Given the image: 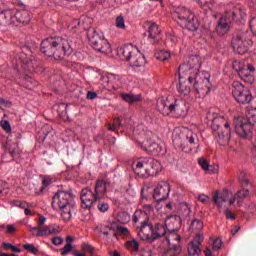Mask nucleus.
<instances>
[{
  "label": "nucleus",
  "mask_w": 256,
  "mask_h": 256,
  "mask_svg": "<svg viewBox=\"0 0 256 256\" xmlns=\"http://www.w3.org/2000/svg\"><path fill=\"white\" fill-rule=\"evenodd\" d=\"M224 215L226 216V219H232V220L237 219V216L229 210H225Z\"/></svg>",
  "instance_id": "64"
},
{
  "label": "nucleus",
  "mask_w": 256,
  "mask_h": 256,
  "mask_svg": "<svg viewBox=\"0 0 256 256\" xmlns=\"http://www.w3.org/2000/svg\"><path fill=\"white\" fill-rule=\"evenodd\" d=\"M107 195V182L103 180H97L94 186V191L90 188H85L81 191L80 199L82 201L83 209H91L95 205L96 201L105 199Z\"/></svg>",
  "instance_id": "4"
},
{
  "label": "nucleus",
  "mask_w": 256,
  "mask_h": 256,
  "mask_svg": "<svg viewBox=\"0 0 256 256\" xmlns=\"http://www.w3.org/2000/svg\"><path fill=\"white\" fill-rule=\"evenodd\" d=\"M189 230L192 233L199 234V231H203V221L199 219H194L190 224Z\"/></svg>",
  "instance_id": "38"
},
{
  "label": "nucleus",
  "mask_w": 256,
  "mask_h": 256,
  "mask_svg": "<svg viewBox=\"0 0 256 256\" xmlns=\"http://www.w3.org/2000/svg\"><path fill=\"white\" fill-rule=\"evenodd\" d=\"M100 232H102V234L105 235L106 237H109L111 233L114 236L117 235V233L115 232V227L113 225L102 226L100 228Z\"/></svg>",
  "instance_id": "43"
},
{
  "label": "nucleus",
  "mask_w": 256,
  "mask_h": 256,
  "mask_svg": "<svg viewBox=\"0 0 256 256\" xmlns=\"http://www.w3.org/2000/svg\"><path fill=\"white\" fill-rule=\"evenodd\" d=\"M231 197V192L224 190L220 195L219 192H215L212 196V199L220 209L223 207L222 203H226V201Z\"/></svg>",
  "instance_id": "27"
},
{
  "label": "nucleus",
  "mask_w": 256,
  "mask_h": 256,
  "mask_svg": "<svg viewBox=\"0 0 256 256\" xmlns=\"http://www.w3.org/2000/svg\"><path fill=\"white\" fill-rule=\"evenodd\" d=\"M232 95L240 105H247L253 100V95L249 87L242 85L239 81H233L232 83Z\"/></svg>",
  "instance_id": "13"
},
{
  "label": "nucleus",
  "mask_w": 256,
  "mask_h": 256,
  "mask_svg": "<svg viewBox=\"0 0 256 256\" xmlns=\"http://www.w3.org/2000/svg\"><path fill=\"white\" fill-rule=\"evenodd\" d=\"M133 171L138 177H147V158L139 159L133 162Z\"/></svg>",
  "instance_id": "24"
},
{
  "label": "nucleus",
  "mask_w": 256,
  "mask_h": 256,
  "mask_svg": "<svg viewBox=\"0 0 256 256\" xmlns=\"http://www.w3.org/2000/svg\"><path fill=\"white\" fill-rule=\"evenodd\" d=\"M53 183V178L51 176H44L42 179V185L44 187H49Z\"/></svg>",
  "instance_id": "57"
},
{
  "label": "nucleus",
  "mask_w": 256,
  "mask_h": 256,
  "mask_svg": "<svg viewBox=\"0 0 256 256\" xmlns=\"http://www.w3.org/2000/svg\"><path fill=\"white\" fill-rule=\"evenodd\" d=\"M211 127L220 145H225V143H229V139H231V126L229 125V122L225 120V117L218 116L212 118Z\"/></svg>",
  "instance_id": "7"
},
{
  "label": "nucleus",
  "mask_w": 256,
  "mask_h": 256,
  "mask_svg": "<svg viewBox=\"0 0 256 256\" xmlns=\"http://www.w3.org/2000/svg\"><path fill=\"white\" fill-rule=\"evenodd\" d=\"M197 3H199L200 6L208 9H211L213 6V0H197Z\"/></svg>",
  "instance_id": "52"
},
{
  "label": "nucleus",
  "mask_w": 256,
  "mask_h": 256,
  "mask_svg": "<svg viewBox=\"0 0 256 256\" xmlns=\"http://www.w3.org/2000/svg\"><path fill=\"white\" fill-rule=\"evenodd\" d=\"M153 138H155V135H153V132L151 131L142 133L140 135V139H142V141H140L141 147L144 149V151L151 153V155H160V153L163 151V147L156 142H152L151 140Z\"/></svg>",
  "instance_id": "14"
},
{
  "label": "nucleus",
  "mask_w": 256,
  "mask_h": 256,
  "mask_svg": "<svg viewBox=\"0 0 256 256\" xmlns=\"http://www.w3.org/2000/svg\"><path fill=\"white\" fill-rule=\"evenodd\" d=\"M256 124V109L248 112L247 118L237 117L234 119L236 135L241 139H251L253 137V125Z\"/></svg>",
  "instance_id": "6"
},
{
  "label": "nucleus",
  "mask_w": 256,
  "mask_h": 256,
  "mask_svg": "<svg viewBox=\"0 0 256 256\" xmlns=\"http://www.w3.org/2000/svg\"><path fill=\"white\" fill-rule=\"evenodd\" d=\"M232 21H243L247 17V13L242 8H235L231 14Z\"/></svg>",
  "instance_id": "35"
},
{
  "label": "nucleus",
  "mask_w": 256,
  "mask_h": 256,
  "mask_svg": "<svg viewBox=\"0 0 256 256\" xmlns=\"http://www.w3.org/2000/svg\"><path fill=\"white\" fill-rule=\"evenodd\" d=\"M118 221L119 223H122V224L129 223V221H131V217L127 212H121L118 215Z\"/></svg>",
  "instance_id": "45"
},
{
  "label": "nucleus",
  "mask_w": 256,
  "mask_h": 256,
  "mask_svg": "<svg viewBox=\"0 0 256 256\" xmlns=\"http://www.w3.org/2000/svg\"><path fill=\"white\" fill-rule=\"evenodd\" d=\"M148 39L151 43H159L161 39V30L156 23H151L148 27Z\"/></svg>",
  "instance_id": "26"
},
{
  "label": "nucleus",
  "mask_w": 256,
  "mask_h": 256,
  "mask_svg": "<svg viewBox=\"0 0 256 256\" xmlns=\"http://www.w3.org/2000/svg\"><path fill=\"white\" fill-rule=\"evenodd\" d=\"M229 29H231V26H229V20H227V16L221 17L216 28L218 35L223 37V35L229 33Z\"/></svg>",
  "instance_id": "28"
},
{
  "label": "nucleus",
  "mask_w": 256,
  "mask_h": 256,
  "mask_svg": "<svg viewBox=\"0 0 256 256\" xmlns=\"http://www.w3.org/2000/svg\"><path fill=\"white\" fill-rule=\"evenodd\" d=\"M170 113L174 115V117H185L187 115V103L185 100H175L170 103Z\"/></svg>",
  "instance_id": "20"
},
{
  "label": "nucleus",
  "mask_w": 256,
  "mask_h": 256,
  "mask_svg": "<svg viewBox=\"0 0 256 256\" xmlns=\"http://www.w3.org/2000/svg\"><path fill=\"white\" fill-rule=\"evenodd\" d=\"M58 115L61 118L65 117V115H67V105L66 104L58 105Z\"/></svg>",
  "instance_id": "50"
},
{
  "label": "nucleus",
  "mask_w": 256,
  "mask_h": 256,
  "mask_svg": "<svg viewBox=\"0 0 256 256\" xmlns=\"http://www.w3.org/2000/svg\"><path fill=\"white\" fill-rule=\"evenodd\" d=\"M126 247L133 249L134 251H138L139 243L135 240H131L126 242Z\"/></svg>",
  "instance_id": "55"
},
{
  "label": "nucleus",
  "mask_w": 256,
  "mask_h": 256,
  "mask_svg": "<svg viewBox=\"0 0 256 256\" xmlns=\"http://www.w3.org/2000/svg\"><path fill=\"white\" fill-rule=\"evenodd\" d=\"M201 63V57L192 55L189 56L187 63L179 66V93H182V95H189L191 93L193 79L199 74Z\"/></svg>",
  "instance_id": "1"
},
{
  "label": "nucleus",
  "mask_w": 256,
  "mask_h": 256,
  "mask_svg": "<svg viewBox=\"0 0 256 256\" xmlns=\"http://www.w3.org/2000/svg\"><path fill=\"white\" fill-rule=\"evenodd\" d=\"M24 249L30 251V253H33V255H37V248H35V245L33 244H25Z\"/></svg>",
  "instance_id": "59"
},
{
  "label": "nucleus",
  "mask_w": 256,
  "mask_h": 256,
  "mask_svg": "<svg viewBox=\"0 0 256 256\" xmlns=\"http://www.w3.org/2000/svg\"><path fill=\"white\" fill-rule=\"evenodd\" d=\"M240 79L245 81V83H249V85H252V83H255V66L251 64H246L238 68L236 70Z\"/></svg>",
  "instance_id": "17"
},
{
  "label": "nucleus",
  "mask_w": 256,
  "mask_h": 256,
  "mask_svg": "<svg viewBox=\"0 0 256 256\" xmlns=\"http://www.w3.org/2000/svg\"><path fill=\"white\" fill-rule=\"evenodd\" d=\"M238 181H239L242 189H245V187H248V189H253V183H251L249 176H247V174L245 172H241L239 174Z\"/></svg>",
  "instance_id": "33"
},
{
  "label": "nucleus",
  "mask_w": 256,
  "mask_h": 256,
  "mask_svg": "<svg viewBox=\"0 0 256 256\" xmlns=\"http://www.w3.org/2000/svg\"><path fill=\"white\" fill-rule=\"evenodd\" d=\"M245 209L247 213H251L252 215L256 214V204L255 202H248L245 204Z\"/></svg>",
  "instance_id": "47"
},
{
  "label": "nucleus",
  "mask_w": 256,
  "mask_h": 256,
  "mask_svg": "<svg viewBox=\"0 0 256 256\" xmlns=\"http://www.w3.org/2000/svg\"><path fill=\"white\" fill-rule=\"evenodd\" d=\"M87 37L95 51H99V53H103L104 55L111 53V44H109V41L103 34H99L95 29H92L87 32Z\"/></svg>",
  "instance_id": "11"
},
{
  "label": "nucleus",
  "mask_w": 256,
  "mask_h": 256,
  "mask_svg": "<svg viewBox=\"0 0 256 256\" xmlns=\"http://www.w3.org/2000/svg\"><path fill=\"white\" fill-rule=\"evenodd\" d=\"M52 243H53V245H56V246L63 245V237H61V236L53 237Z\"/></svg>",
  "instance_id": "63"
},
{
  "label": "nucleus",
  "mask_w": 256,
  "mask_h": 256,
  "mask_svg": "<svg viewBox=\"0 0 256 256\" xmlns=\"http://www.w3.org/2000/svg\"><path fill=\"white\" fill-rule=\"evenodd\" d=\"M118 54L122 61H128L131 67H143L145 65V58L141 53L134 52L133 46L120 48Z\"/></svg>",
  "instance_id": "12"
},
{
  "label": "nucleus",
  "mask_w": 256,
  "mask_h": 256,
  "mask_svg": "<svg viewBox=\"0 0 256 256\" xmlns=\"http://www.w3.org/2000/svg\"><path fill=\"white\" fill-rule=\"evenodd\" d=\"M78 27H81V19L73 20L70 24V29H72V31H75V29H77Z\"/></svg>",
  "instance_id": "60"
},
{
  "label": "nucleus",
  "mask_w": 256,
  "mask_h": 256,
  "mask_svg": "<svg viewBox=\"0 0 256 256\" xmlns=\"http://www.w3.org/2000/svg\"><path fill=\"white\" fill-rule=\"evenodd\" d=\"M251 45H253V40L251 33L247 30L237 32L232 39V47L238 55H245Z\"/></svg>",
  "instance_id": "9"
},
{
  "label": "nucleus",
  "mask_w": 256,
  "mask_h": 256,
  "mask_svg": "<svg viewBox=\"0 0 256 256\" xmlns=\"http://www.w3.org/2000/svg\"><path fill=\"white\" fill-rule=\"evenodd\" d=\"M181 253V245L179 244H174V245H169V249L167 251L168 256H177Z\"/></svg>",
  "instance_id": "44"
},
{
  "label": "nucleus",
  "mask_w": 256,
  "mask_h": 256,
  "mask_svg": "<svg viewBox=\"0 0 256 256\" xmlns=\"http://www.w3.org/2000/svg\"><path fill=\"white\" fill-rule=\"evenodd\" d=\"M116 27L118 29H126L127 27L125 26V18H123L122 15L118 16L116 18Z\"/></svg>",
  "instance_id": "49"
},
{
  "label": "nucleus",
  "mask_w": 256,
  "mask_h": 256,
  "mask_svg": "<svg viewBox=\"0 0 256 256\" xmlns=\"http://www.w3.org/2000/svg\"><path fill=\"white\" fill-rule=\"evenodd\" d=\"M251 191H253V189H251V188H242L236 192V197L238 200L239 199H247V197H249ZM238 203H241V202L238 201Z\"/></svg>",
  "instance_id": "42"
},
{
  "label": "nucleus",
  "mask_w": 256,
  "mask_h": 256,
  "mask_svg": "<svg viewBox=\"0 0 256 256\" xmlns=\"http://www.w3.org/2000/svg\"><path fill=\"white\" fill-rule=\"evenodd\" d=\"M15 19V11L4 10L0 13V25H11Z\"/></svg>",
  "instance_id": "29"
},
{
  "label": "nucleus",
  "mask_w": 256,
  "mask_h": 256,
  "mask_svg": "<svg viewBox=\"0 0 256 256\" xmlns=\"http://www.w3.org/2000/svg\"><path fill=\"white\" fill-rule=\"evenodd\" d=\"M0 125H1L2 129H4V131H6V133H11V124L9 123V121L2 120L0 122Z\"/></svg>",
  "instance_id": "54"
},
{
  "label": "nucleus",
  "mask_w": 256,
  "mask_h": 256,
  "mask_svg": "<svg viewBox=\"0 0 256 256\" xmlns=\"http://www.w3.org/2000/svg\"><path fill=\"white\" fill-rule=\"evenodd\" d=\"M0 105H3V107H6L7 109L13 107V103L9 100H5L4 98H0Z\"/></svg>",
  "instance_id": "62"
},
{
  "label": "nucleus",
  "mask_w": 256,
  "mask_h": 256,
  "mask_svg": "<svg viewBox=\"0 0 256 256\" xmlns=\"http://www.w3.org/2000/svg\"><path fill=\"white\" fill-rule=\"evenodd\" d=\"M155 58L158 61H169L171 59V52L165 50H158L155 52Z\"/></svg>",
  "instance_id": "39"
},
{
  "label": "nucleus",
  "mask_w": 256,
  "mask_h": 256,
  "mask_svg": "<svg viewBox=\"0 0 256 256\" xmlns=\"http://www.w3.org/2000/svg\"><path fill=\"white\" fill-rule=\"evenodd\" d=\"M83 251H86V253H89L90 256H97L95 255V248L89 244H84L82 246Z\"/></svg>",
  "instance_id": "51"
},
{
  "label": "nucleus",
  "mask_w": 256,
  "mask_h": 256,
  "mask_svg": "<svg viewBox=\"0 0 256 256\" xmlns=\"http://www.w3.org/2000/svg\"><path fill=\"white\" fill-rule=\"evenodd\" d=\"M91 25H93V18L89 16H82L80 18V29H84V31H91L94 28H91Z\"/></svg>",
  "instance_id": "34"
},
{
  "label": "nucleus",
  "mask_w": 256,
  "mask_h": 256,
  "mask_svg": "<svg viewBox=\"0 0 256 256\" xmlns=\"http://www.w3.org/2000/svg\"><path fill=\"white\" fill-rule=\"evenodd\" d=\"M173 144L184 153L199 149V136L189 128H177L173 133Z\"/></svg>",
  "instance_id": "3"
},
{
  "label": "nucleus",
  "mask_w": 256,
  "mask_h": 256,
  "mask_svg": "<svg viewBox=\"0 0 256 256\" xmlns=\"http://www.w3.org/2000/svg\"><path fill=\"white\" fill-rule=\"evenodd\" d=\"M40 51L46 57H53L56 61L65 59V55L71 51L69 41L62 37L46 38L42 41Z\"/></svg>",
  "instance_id": "2"
},
{
  "label": "nucleus",
  "mask_w": 256,
  "mask_h": 256,
  "mask_svg": "<svg viewBox=\"0 0 256 256\" xmlns=\"http://www.w3.org/2000/svg\"><path fill=\"white\" fill-rule=\"evenodd\" d=\"M198 201H200L201 203H204V205H207L209 204V196L205 194H200L198 195Z\"/></svg>",
  "instance_id": "61"
},
{
  "label": "nucleus",
  "mask_w": 256,
  "mask_h": 256,
  "mask_svg": "<svg viewBox=\"0 0 256 256\" xmlns=\"http://www.w3.org/2000/svg\"><path fill=\"white\" fill-rule=\"evenodd\" d=\"M169 225H173L174 228H168V235L166 240L168 245H172L173 241H177L179 243L181 241V236L177 234L179 228L181 227V218L179 216H175L169 220Z\"/></svg>",
  "instance_id": "16"
},
{
  "label": "nucleus",
  "mask_w": 256,
  "mask_h": 256,
  "mask_svg": "<svg viewBox=\"0 0 256 256\" xmlns=\"http://www.w3.org/2000/svg\"><path fill=\"white\" fill-rule=\"evenodd\" d=\"M75 204L73 202V194L60 190L52 197V208L59 210L61 207H67Z\"/></svg>",
  "instance_id": "15"
},
{
  "label": "nucleus",
  "mask_w": 256,
  "mask_h": 256,
  "mask_svg": "<svg viewBox=\"0 0 256 256\" xmlns=\"http://www.w3.org/2000/svg\"><path fill=\"white\" fill-rule=\"evenodd\" d=\"M98 209L101 211V213H105V212L109 211V204L100 199V200H98Z\"/></svg>",
  "instance_id": "48"
},
{
  "label": "nucleus",
  "mask_w": 256,
  "mask_h": 256,
  "mask_svg": "<svg viewBox=\"0 0 256 256\" xmlns=\"http://www.w3.org/2000/svg\"><path fill=\"white\" fill-rule=\"evenodd\" d=\"M205 236L203 234L198 233L196 237L188 244V255L189 256H199L201 255V244Z\"/></svg>",
  "instance_id": "19"
},
{
  "label": "nucleus",
  "mask_w": 256,
  "mask_h": 256,
  "mask_svg": "<svg viewBox=\"0 0 256 256\" xmlns=\"http://www.w3.org/2000/svg\"><path fill=\"white\" fill-rule=\"evenodd\" d=\"M172 17L184 29H188V31H197L199 29V23L195 21V14L185 7L176 8Z\"/></svg>",
  "instance_id": "8"
},
{
  "label": "nucleus",
  "mask_w": 256,
  "mask_h": 256,
  "mask_svg": "<svg viewBox=\"0 0 256 256\" xmlns=\"http://www.w3.org/2000/svg\"><path fill=\"white\" fill-rule=\"evenodd\" d=\"M12 63L16 69H24L30 73L41 72V66L33 59V52L29 46L22 47V52L13 56Z\"/></svg>",
  "instance_id": "5"
},
{
  "label": "nucleus",
  "mask_w": 256,
  "mask_h": 256,
  "mask_svg": "<svg viewBox=\"0 0 256 256\" xmlns=\"http://www.w3.org/2000/svg\"><path fill=\"white\" fill-rule=\"evenodd\" d=\"M110 76V87L113 89H118V87H121V76L116 74L109 73Z\"/></svg>",
  "instance_id": "40"
},
{
  "label": "nucleus",
  "mask_w": 256,
  "mask_h": 256,
  "mask_svg": "<svg viewBox=\"0 0 256 256\" xmlns=\"http://www.w3.org/2000/svg\"><path fill=\"white\" fill-rule=\"evenodd\" d=\"M73 251V246L70 244H66L63 248H62V252L61 255L65 256L68 253H71Z\"/></svg>",
  "instance_id": "58"
},
{
  "label": "nucleus",
  "mask_w": 256,
  "mask_h": 256,
  "mask_svg": "<svg viewBox=\"0 0 256 256\" xmlns=\"http://www.w3.org/2000/svg\"><path fill=\"white\" fill-rule=\"evenodd\" d=\"M211 74L207 71L199 72L198 75L194 76V83L192 80L191 87L194 88V91L198 97H206L211 91Z\"/></svg>",
  "instance_id": "10"
},
{
  "label": "nucleus",
  "mask_w": 256,
  "mask_h": 256,
  "mask_svg": "<svg viewBox=\"0 0 256 256\" xmlns=\"http://www.w3.org/2000/svg\"><path fill=\"white\" fill-rule=\"evenodd\" d=\"M61 233V229L59 226L50 225L45 227H39L38 233H36V237H49L51 235H57Z\"/></svg>",
  "instance_id": "25"
},
{
  "label": "nucleus",
  "mask_w": 256,
  "mask_h": 256,
  "mask_svg": "<svg viewBox=\"0 0 256 256\" xmlns=\"http://www.w3.org/2000/svg\"><path fill=\"white\" fill-rule=\"evenodd\" d=\"M140 239L143 241L153 239V225L149 223V220H144L141 223L140 230L138 231Z\"/></svg>",
  "instance_id": "22"
},
{
  "label": "nucleus",
  "mask_w": 256,
  "mask_h": 256,
  "mask_svg": "<svg viewBox=\"0 0 256 256\" xmlns=\"http://www.w3.org/2000/svg\"><path fill=\"white\" fill-rule=\"evenodd\" d=\"M98 83L101 85V87H103V89H109V87H111L109 73L101 74Z\"/></svg>",
  "instance_id": "41"
},
{
  "label": "nucleus",
  "mask_w": 256,
  "mask_h": 256,
  "mask_svg": "<svg viewBox=\"0 0 256 256\" xmlns=\"http://www.w3.org/2000/svg\"><path fill=\"white\" fill-rule=\"evenodd\" d=\"M223 245V242L221 241V239L216 238L213 243H212V247L215 251H219V249H221Z\"/></svg>",
  "instance_id": "56"
},
{
  "label": "nucleus",
  "mask_w": 256,
  "mask_h": 256,
  "mask_svg": "<svg viewBox=\"0 0 256 256\" xmlns=\"http://www.w3.org/2000/svg\"><path fill=\"white\" fill-rule=\"evenodd\" d=\"M123 101H126V103H139L142 101L141 94H122Z\"/></svg>",
  "instance_id": "37"
},
{
  "label": "nucleus",
  "mask_w": 256,
  "mask_h": 256,
  "mask_svg": "<svg viewBox=\"0 0 256 256\" xmlns=\"http://www.w3.org/2000/svg\"><path fill=\"white\" fill-rule=\"evenodd\" d=\"M161 171V163L153 158H146V177H155Z\"/></svg>",
  "instance_id": "21"
},
{
  "label": "nucleus",
  "mask_w": 256,
  "mask_h": 256,
  "mask_svg": "<svg viewBox=\"0 0 256 256\" xmlns=\"http://www.w3.org/2000/svg\"><path fill=\"white\" fill-rule=\"evenodd\" d=\"M198 165H200L204 171H209V169L212 168V166L209 165V162H207V159L203 157L198 159Z\"/></svg>",
  "instance_id": "46"
},
{
  "label": "nucleus",
  "mask_w": 256,
  "mask_h": 256,
  "mask_svg": "<svg viewBox=\"0 0 256 256\" xmlns=\"http://www.w3.org/2000/svg\"><path fill=\"white\" fill-rule=\"evenodd\" d=\"M51 131H53V128L51 127V125L49 124H45L42 128L41 131L38 132V136L37 139L38 141H45V139H47V135H49V133H51Z\"/></svg>",
  "instance_id": "36"
},
{
  "label": "nucleus",
  "mask_w": 256,
  "mask_h": 256,
  "mask_svg": "<svg viewBox=\"0 0 256 256\" xmlns=\"http://www.w3.org/2000/svg\"><path fill=\"white\" fill-rule=\"evenodd\" d=\"M167 234V228L165 225L161 223H156L154 227H152V239H160V237H164Z\"/></svg>",
  "instance_id": "31"
},
{
  "label": "nucleus",
  "mask_w": 256,
  "mask_h": 256,
  "mask_svg": "<svg viewBox=\"0 0 256 256\" xmlns=\"http://www.w3.org/2000/svg\"><path fill=\"white\" fill-rule=\"evenodd\" d=\"M171 103L165 101L164 99H159L157 101V109L162 115H171Z\"/></svg>",
  "instance_id": "32"
},
{
  "label": "nucleus",
  "mask_w": 256,
  "mask_h": 256,
  "mask_svg": "<svg viewBox=\"0 0 256 256\" xmlns=\"http://www.w3.org/2000/svg\"><path fill=\"white\" fill-rule=\"evenodd\" d=\"M13 24L20 23L21 25H29L31 22V12L27 10H20L14 12V18H12Z\"/></svg>",
  "instance_id": "23"
},
{
  "label": "nucleus",
  "mask_w": 256,
  "mask_h": 256,
  "mask_svg": "<svg viewBox=\"0 0 256 256\" xmlns=\"http://www.w3.org/2000/svg\"><path fill=\"white\" fill-rule=\"evenodd\" d=\"M169 193H171V186L167 182H160L154 189L153 198L158 203L165 201L169 198Z\"/></svg>",
  "instance_id": "18"
},
{
  "label": "nucleus",
  "mask_w": 256,
  "mask_h": 256,
  "mask_svg": "<svg viewBox=\"0 0 256 256\" xmlns=\"http://www.w3.org/2000/svg\"><path fill=\"white\" fill-rule=\"evenodd\" d=\"M16 206L17 207H22V209H24L25 215H31V210L29 208H26L27 207V203L21 202V201H17L16 202Z\"/></svg>",
  "instance_id": "53"
},
{
  "label": "nucleus",
  "mask_w": 256,
  "mask_h": 256,
  "mask_svg": "<svg viewBox=\"0 0 256 256\" xmlns=\"http://www.w3.org/2000/svg\"><path fill=\"white\" fill-rule=\"evenodd\" d=\"M75 210V204H70L68 206L61 207L58 211H60L61 217L63 221H71L73 217L72 213Z\"/></svg>",
  "instance_id": "30"
}]
</instances>
